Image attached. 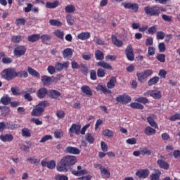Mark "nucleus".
Listing matches in <instances>:
<instances>
[{"mask_svg":"<svg viewBox=\"0 0 180 180\" xmlns=\"http://www.w3.org/2000/svg\"><path fill=\"white\" fill-rule=\"evenodd\" d=\"M98 67H101L102 68H105V70H113V67L109 65V63L105 61H100L97 63Z\"/></svg>","mask_w":180,"mask_h":180,"instance_id":"obj_26","label":"nucleus"},{"mask_svg":"<svg viewBox=\"0 0 180 180\" xmlns=\"http://www.w3.org/2000/svg\"><path fill=\"white\" fill-rule=\"evenodd\" d=\"M81 72L83 74V75H87L88 74V68L85 65V64H80Z\"/></svg>","mask_w":180,"mask_h":180,"instance_id":"obj_53","label":"nucleus"},{"mask_svg":"<svg viewBox=\"0 0 180 180\" xmlns=\"http://www.w3.org/2000/svg\"><path fill=\"white\" fill-rule=\"evenodd\" d=\"M116 101L120 103H122V105H127V103H130L131 102V97L127 94H124L116 97Z\"/></svg>","mask_w":180,"mask_h":180,"instance_id":"obj_7","label":"nucleus"},{"mask_svg":"<svg viewBox=\"0 0 180 180\" xmlns=\"http://www.w3.org/2000/svg\"><path fill=\"white\" fill-rule=\"evenodd\" d=\"M63 77L64 76L61 75H57L56 77H54L53 76L49 77L47 75H44V76H41V79L44 86H50V85H51V82H54L56 79H57L58 81H60L61 78H63Z\"/></svg>","mask_w":180,"mask_h":180,"instance_id":"obj_5","label":"nucleus"},{"mask_svg":"<svg viewBox=\"0 0 180 180\" xmlns=\"http://www.w3.org/2000/svg\"><path fill=\"white\" fill-rule=\"evenodd\" d=\"M125 54L127 60L129 61L134 60V51H133V47L131 45H128L125 49Z\"/></svg>","mask_w":180,"mask_h":180,"instance_id":"obj_9","label":"nucleus"},{"mask_svg":"<svg viewBox=\"0 0 180 180\" xmlns=\"http://www.w3.org/2000/svg\"><path fill=\"white\" fill-rule=\"evenodd\" d=\"M40 39L44 44H47V41H50L51 40V35L45 34L40 36Z\"/></svg>","mask_w":180,"mask_h":180,"instance_id":"obj_32","label":"nucleus"},{"mask_svg":"<svg viewBox=\"0 0 180 180\" xmlns=\"http://www.w3.org/2000/svg\"><path fill=\"white\" fill-rule=\"evenodd\" d=\"M45 6L48 9H54V8H57V6H58V1H55L53 3L48 1L46 3Z\"/></svg>","mask_w":180,"mask_h":180,"instance_id":"obj_33","label":"nucleus"},{"mask_svg":"<svg viewBox=\"0 0 180 180\" xmlns=\"http://www.w3.org/2000/svg\"><path fill=\"white\" fill-rule=\"evenodd\" d=\"M24 37H22V35H13L11 37V41L13 43H20V41H22V40H23Z\"/></svg>","mask_w":180,"mask_h":180,"instance_id":"obj_39","label":"nucleus"},{"mask_svg":"<svg viewBox=\"0 0 180 180\" xmlns=\"http://www.w3.org/2000/svg\"><path fill=\"white\" fill-rule=\"evenodd\" d=\"M156 131H157L154 128H152L151 127H146L144 133L146 136H154Z\"/></svg>","mask_w":180,"mask_h":180,"instance_id":"obj_30","label":"nucleus"},{"mask_svg":"<svg viewBox=\"0 0 180 180\" xmlns=\"http://www.w3.org/2000/svg\"><path fill=\"white\" fill-rule=\"evenodd\" d=\"M147 120L148 123H149L150 126H151L152 127H154L155 129H157L158 127V124H157V122H155V120H154V118H153V117H148Z\"/></svg>","mask_w":180,"mask_h":180,"instance_id":"obj_38","label":"nucleus"},{"mask_svg":"<svg viewBox=\"0 0 180 180\" xmlns=\"http://www.w3.org/2000/svg\"><path fill=\"white\" fill-rule=\"evenodd\" d=\"M70 66V62L66 61L63 63L58 62L55 64V68L57 71H63L64 68H68Z\"/></svg>","mask_w":180,"mask_h":180,"instance_id":"obj_17","label":"nucleus"},{"mask_svg":"<svg viewBox=\"0 0 180 180\" xmlns=\"http://www.w3.org/2000/svg\"><path fill=\"white\" fill-rule=\"evenodd\" d=\"M29 75L26 70L16 71L15 70V78H27Z\"/></svg>","mask_w":180,"mask_h":180,"instance_id":"obj_24","label":"nucleus"},{"mask_svg":"<svg viewBox=\"0 0 180 180\" xmlns=\"http://www.w3.org/2000/svg\"><path fill=\"white\" fill-rule=\"evenodd\" d=\"M157 164L162 169H169V164L167 162H165L162 159H159L157 160Z\"/></svg>","mask_w":180,"mask_h":180,"instance_id":"obj_19","label":"nucleus"},{"mask_svg":"<svg viewBox=\"0 0 180 180\" xmlns=\"http://www.w3.org/2000/svg\"><path fill=\"white\" fill-rule=\"evenodd\" d=\"M82 167L80 165L77 166V170H72V174L75 176H81V175H86L89 171L86 169H82Z\"/></svg>","mask_w":180,"mask_h":180,"instance_id":"obj_13","label":"nucleus"},{"mask_svg":"<svg viewBox=\"0 0 180 180\" xmlns=\"http://www.w3.org/2000/svg\"><path fill=\"white\" fill-rule=\"evenodd\" d=\"M27 72L32 77H35L36 78H40V73H39V72H37L36 70L28 67Z\"/></svg>","mask_w":180,"mask_h":180,"instance_id":"obj_31","label":"nucleus"},{"mask_svg":"<svg viewBox=\"0 0 180 180\" xmlns=\"http://www.w3.org/2000/svg\"><path fill=\"white\" fill-rule=\"evenodd\" d=\"M49 25H51V26H57L58 27H60V26H63V22L58 20L51 19L49 20Z\"/></svg>","mask_w":180,"mask_h":180,"instance_id":"obj_40","label":"nucleus"},{"mask_svg":"<svg viewBox=\"0 0 180 180\" xmlns=\"http://www.w3.org/2000/svg\"><path fill=\"white\" fill-rule=\"evenodd\" d=\"M65 11L67 13H74L75 12V6L72 4H70L65 6Z\"/></svg>","mask_w":180,"mask_h":180,"instance_id":"obj_45","label":"nucleus"},{"mask_svg":"<svg viewBox=\"0 0 180 180\" xmlns=\"http://www.w3.org/2000/svg\"><path fill=\"white\" fill-rule=\"evenodd\" d=\"M122 5L125 9H131L132 12L136 13L139 11V4L136 3L131 4L130 2H124Z\"/></svg>","mask_w":180,"mask_h":180,"instance_id":"obj_11","label":"nucleus"},{"mask_svg":"<svg viewBox=\"0 0 180 180\" xmlns=\"http://www.w3.org/2000/svg\"><path fill=\"white\" fill-rule=\"evenodd\" d=\"M11 91L14 96H19V95H22V93H20V89L18 86L11 87Z\"/></svg>","mask_w":180,"mask_h":180,"instance_id":"obj_44","label":"nucleus"},{"mask_svg":"<svg viewBox=\"0 0 180 180\" xmlns=\"http://www.w3.org/2000/svg\"><path fill=\"white\" fill-rule=\"evenodd\" d=\"M37 96L39 99H43L45 96H49V89L44 87L40 88L37 92Z\"/></svg>","mask_w":180,"mask_h":180,"instance_id":"obj_12","label":"nucleus"},{"mask_svg":"<svg viewBox=\"0 0 180 180\" xmlns=\"http://www.w3.org/2000/svg\"><path fill=\"white\" fill-rule=\"evenodd\" d=\"M27 40L30 41V43L39 41V40H40V34H32L29 35L27 38Z\"/></svg>","mask_w":180,"mask_h":180,"instance_id":"obj_21","label":"nucleus"},{"mask_svg":"<svg viewBox=\"0 0 180 180\" xmlns=\"http://www.w3.org/2000/svg\"><path fill=\"white\" fill-rule=\"evenodd\" d=\"M160 6L157 5L144 7L145 13H146V15L148 16H160Z\"/></svg>","mask_w":180,"mask_h":180,"instance_id":"obj_6","label":"nucleus"},{"mask_svg":"<svg viewBox=\"0 0 180 180\" xmlns=\"http://www.w3.org/2000/svg\"><path fill=\"white\" fill-rule=\"evenodd\" d=\"M64 153H65V154H74L75 155H77L78 154H80L81 150H79L78 148L68 146L65 149Z\"/></svg>","mask_w":180,"mask_h":180,"instance_id":"obj_15","label":"nucleus"},{"mask_svg":"<svg viewBox=\"0 0 180 180\" xmlns=\"http://www.w3.org/2000/svg\"><path fill=\"white\" fill-rule=\"evenodd\" d=\"M158 49L160 53H164L167 48L165 46V44L164 42H161L158 44Z\"/></svg>","mask_w":180,"mask_h":180,"instance_id":"obj_56","label":"nucleus"},{"mask_svg":"<svg viewBox=\"0 0 180 180\" xmlns=\"http://www.w3.org/2000/svg\"><path fill=\"white\" fill-rule=\"evenodd\" d=\"M100 171L102 176H104L105 178H109L110 176V172L109 167H103Z\"/></svg>","mask_w":180,"mask_h":180,"instance_id":"obj_34","label":"nucleus"},{"mask_svg":"<svg viewBox=\"0 0 180 180\" xmlns=\"http://www.w3.org/2000/svg\"><path fill=\"white\" fill-rule=\"evenodd\" d=\"M27 161H29L31 164H39V162H40V160L35 158L34 157L28 158Z\"/></svg>","mask_w":180,"mask_h":180,"instance_id":"obj_55","label":"nucleus"},{"mask_svg":"<svg viewBox=\"0 0 180 180\" xmlns=\"http://www.w3.org/2000/svg\"><path fill=\"white\" fill-rule=\"evenodd\" d=\"M149 34H154L155 33H157V26L154 25L150 27L148 30Z\"/></svg>","mask_w":180,"mask_h":180,"instance_id":"obj_63","label":"nucleus"},{"mask_svg":"<svg viewBox=\"0 0 180 180\" xmlns=\"http://www.w3.org/2000/svg\"><path fill=\"white\" fill-rule=\"evenodd\" d=\"M72 49H71L70 48H66L65 49L63 50V58H71V57H72Z\"/></svg>","mask_w":180,"mask_h":180,"instance_id":"obj_23","label":"nucleus"},{"mask_svg":"<svg viewBox=\"0 0 180 180\" xmlns=\"http://www.w3.org/2000/svg\"><path fill=\"white\" fill-rule=\"evenodd\" d=\"M117 82V79L116 77H112L110 80L107 82V88L106 86H103L102 84H98L96 89V91H100L103 92L104 95H112V91L110 89H113L116 86V83Z\"/></svg>","mask_w":180,"mask_h":180,"instance_id":"obj_2","label":"nucleus"},{"mask_svg":"<svg viewBox=\"0 0 180 180\" xmlns=\"http://www.w3.org/2000/svg\"><path fill=\"white\" fill-rule=\"evenodd\" d=\"M158 82H160V77L154 76L148 81V86H153V85H156Z\"/></svg>","mask_w":180,"mask_h":180,"instance_id":"obj_28","label":"nucleus"},{"mask_svg":"<svg viewBox=\"0 0 180 180\" xmlns=\"http://www.w3.org/2000/svg\"><path fill=\"white\" fill-rule=\"evenodd\" d=\"M148 56H154L155 54V48L154 46H149L148 49Z\"/></svg>","mask_w":180,"mask_h":180,"instance_id":"obj_64","label":"nucleus"},{"mask_svg":"<svg viewBox=\"0 0 180 180\" xmlns=\"http://www.w3.org/2000/svg\"><path fill=\"white\" fill-rule=\"evenodd\" d=\"M11 101H12V98L8 96V94L4 96L1 97L0 100V103H2V105H9L11 103Z\"/></svg>","mask_w":180,"mask_h":180,"instance_id":"obj_29","label":"nucleus"},{"mask_svg":"<svg viewBox=\"0 0 180 180\" xmlns=\"http://www.w3.org/2000/svg\"><path fill=\"white\" fill-rule=\"evenodd\" d=\"M160 176H161V171L160 170H156L155 173H153L150 176V180H160Z\"/></svg>","mask_w":180,"mask_h":180,"instance_id":"obj_36","label":"nucleus"},{"mask_svg":"<svg viewBox=\"0 0 180 180\" xmlns=\"http://www.w3.org/2000/svg\"><path fill=\"white\" fill-rule=\"evenodd\" d=\"M13 53L15 57H22L26 53V47L22 45L18 46L15 48Z\"/></svg>","mask_w":180,"mask_h":180,"instance_id":"obj_8","label":"nucleus"},{"mask_svg":"<svg viewBox=\"0 0 180 180\" xmlns=\"http://www.w3.org/2000/svg\"><path fill=\"white\" fill-rule=\"evenodd\" d=\"M136 101L139 103H143V105H146V103H148V99L146 97H138L136 99Z\"/></svg>","mask_w":180,"mask_h":180,"instance_id":"obj_51","label":"nucleus"},{"mask_svg":"<svg viewBox=\"0 0 180 180\" xmlns=\"http://www.w3.org/2000/svg\"><path fill=\"white\" fill-rule=\"evenodd\" d=\"M106 75V71L102 68H99L97 70V76L98 78H103Z\"/></svg>","mask_w":180,"mask_h":180,"instance_id":"obj_49","label":"nucleus"},{"mask_svg":"<svg viewBox=\"0 0 180 180\" xmlns=\"http://www.w3.org/2000/svg\"><path fill=\"white\" fill-rule=\"evenodd\" d=\"M15 25L18 27H20V26H25V25H26V19H25L24 18L16 19Z\"/></svg>","mask_w":180,"mask_h":180,"instance_id":"obj_41","label":"nucleus"},{"mask_svg":"<svg viewBox=\"0 0 180 180\" xmlns=\"http://www.w3.org/2000/svg\"><path fill=\"white\" fill-rule=\"evenodd\" d=\"M66 20L67 23L70 25V26H72L74 25V19H72V15H68L66 16Z\"/></svg>","mask_w":180,"mask_h":180,"instance_id":"obj_59","label":"nucleus"},{"mask_svg":"<svg viewBox=\"0 0 180 180\" xmlns=\"http://www.w3.org/2000/svg\"><path fill=\"white\" fill-rule=\"evenodd\" d=\"M21 131H22V136L23 137H30L32 136L30 131L27 128H23Z\"/></svg>","mask_w":180,"mask_h":180,"instance_id":"obj_48","label":"nucleus"},{"mask_svg":"<svg viewBox=\"0 0 180 180\" xmlns=\"http://www.w3.org/2000/svg\"><path fill=\"white\" fill-rule=\"evenodd\" d=\"M77 164V156L65 155L56 165V169L58 172H67L68 169H72V167Z\"/></svg>","mask_w":180,"mask_h":180,"instance_id":"obj_1","label":"nucleus"},{"mask_svg":"<svg viewBox=\"0 0 180 180\" xmlns=\"http://www.w3.org/2000/svg\"><path fill=\"white\" fill-rule=\"evenodd\" d=\"M55 180H68V176L64 174H58L54 177Z\"/></svg>","mask_w":180,"mask_h":180,"instance_id":"obj_57","label":"nucleus"},{"mask_svg":"<svg viewBox=\"0 0 180 180\" xmlns=\"http://www.w3.org/2000/svg\"><path fill=\"white\" fill-rule=\"evenodd\" d=\"M91 37V33L86 32H81L80 34H77V39L79 40H88Z\"/></svg>","mask_w":180,"mask_h":180,"instance_id":"obj_27","label":"nucleus"},{"mask_svg":"<svg viewBox=\"0 0 180 180\" xmlns=\"http://www.w3.org/2000/svg\"><path fill=\"white\" fill-rule=\"evenodd\" d=\"M19 127V125L18 124H12L11 122H6V129L8 130H15Z\"/></svg>","mask_w":180,"mask_h":180,"instance_id":"obj_43","label":"nucleus"},{"mask_svg":"<svg viewBox=\"0 0 180 180\" xmlns=\"http://www.w3.org/2000/svg\"><path fill=\"white\" fill-rule=\"evenodd\" d=\"M136 77L138 78L139 82H141V84H144V82H146V79H147L145 75H143V72H137Z\"/></svg>","mask_w":180,"mask_h":180,"instance_id":"obj_37","label":"nucleus"},{"mask_svg":"<svg viewBox=\"0 0 180 180\" xmlns=\"http://www.w3.org/2000/svg\"><path fill=\"white\" fill-rule=\"evenodd\" d=\"M54 34L58 37V39L64 40V31H62L61 30H56L54 31Z\"/></svg>","mask_w":180,"mask_h":180,"instance_id":"obj_42","label":"nucleus"},{"mask_svg":"<svg viewBox=\"0 0 180 180\" xmlns=\"http://www.w3.org/2000/svg\"><path fill=\"white\" fill-rule=\"evenodd\" d=\"M81 91L83 94H85L86 96H92L94 95V93L92 92V90H91V87L87 85H83L81 87Z\"/></svg>","mask_w":180,"mask_h":180,"instance_id":"obj_20","label":"nucleus"},{"mask_svg":"<svg viewBox=\"0 0 180 180\" xmlns=\"http://www.w3.org/2000/svg\"><path fill=\"white\" fill-rule=\"evenodd\" d=\"M86 141H88L90 144H94L95 142V138L92 136V134L88 133L86 134Z\"/></svg>","mask_w":180,"mask_h":180,"instance_id":"obj_47","label":"nucleus"},{"mask_svg":"<svg viewBox=\"0 0 180 180\" xmlns=\"http://www.w3.org/2000/svg\"><path fill=\"white\" fill-rule=\"evenodd\" d=\"M0 75L6 81H12L16 78V69L14 68H7L1 71Z\"/></svg>","mask_w":180,"mask_h":180,"instance_id":"obj_4","label":"nucleus"},{"mask_svg":"<svg viewBox=\"0 0 180 180\" xmlns=\"http://www.w3.org/2000/svg\"><path fill=\"white\" fill-rule=\"evenodd\" d=\"M151 150H149L148 148H147V147H145L142 150H141V155H151Z\"/></svg>","mask_w":180,"mask_h":180,"instance_id":"obj_50","label":"nucleus"},{"mask_svg":"<svg viewBox=\"0 0 180 180\" xmlns=\"http://www.w3.org/2000/svg\"><path fill=\"white\" fill-rule=\"evenodd\" d=\"M135 175L138 176V178L146 179V178H148L150 175V170L148 169H141L136 171Z\"/></svg>","mask_w":180,"mask_h":180,"instance_id":"obj_10","label":"nucleus"},{"mask_svg":"<svg viewBox=\"0 0 180 180\" xmlns=\"http://www.w3.org/2000/svg\"><path fill=\"white\" fill-rule=\"evenodd\" d=\"M50 106V102L48 101H44L39 103L38 105L35 106L34 108H33L31 116H41L43 115L46 108Z\"/></svg>","mask_w":180,"mask_h":180,"instance_id":"obj_3","label":"nucleus"},{"mask_svg":"<svg viewBox=\"0 0 180 180\" xmlns=\"http://www.w3.org/2000/svg\"><path fill=\"white\" fill-rule=\"evenodd\" d=\"M150 95L154 99H161L162 95H161L160 91H152L150 93Z\"/></svg>","mask_w":180,"mask_h":180,"instance_id":"obj_35","label":"nucleus"},{"mask_svg":"<svg viewBox=\"0 0 180 180\" xmlns=\"http://www.w3.org/2000/svg\"><path fill=\"white\" fill-rule=\"evenodd\" d=\"M56 67L53 65H49L47 68V71L49 74H51V75H53V74H56Z\"/></svg>","mask_w":180,"mask_h":180,"instance_id":"obj_61","label":"nucleus"},{"mask_svg":"<svg viewBox=\"0 0 180 180\" xmlns=\"http://www.w3.org/2000/svg\"><path fill=\"white\" fill-rule=\"evenodd\" d=\"M156 58L160 63H165V54H158Z\"/></svg>","mask_w":180,"mask_h":180,"instance_id":"obj_58","label":"nucleus"},{"mask_svg":"<svg viewBox=\"0 0 180 180\" xmlns=\"http://www.w3.org/2000/svg\"><path fill=\"white\" fill-rule=\"evenodd\" d=\"M11 109L9 107L4 106L3 110H1V116H8V114L10 113Z\"/></svg>","mask_w":180,"mask_h":180,"instance_id":"obj_54","label":"nucleus"},{"mask_svg":"<svg viewBox=\"0 0 180 180\" xmlns=\"http://www.w3.org/2000/svg\"><path fill=\"white\" fill-rule=\"evenodd\" d=\"M56 161L50 160L49 162H48L47 168H49V169H54V168H56Z\"/></svg>","mask_w":180,"mask_h":180,"instance_id":"obj_60","label":"nucleus"},{"mask_svg":"<svg viewBox=\"0 0 180 180\" xmlns=\"http://www.w3.org/2000/svg\"><path fill=\"white\" fill-rule=\"evenodd\" d=\"M143 73V75H145V77H146V79L148 77H151V75H153V72L152 70H150V69H148V70H144L143 72H142Z\"/></svg>","mask_w":180,"mask_h":180,"instance_id":"obj_62","label":"nucleus"},{"mask_svg":"<svg viewBox=\"0 0 180 180\" xmlns=\"http://www.w3.org/2000/svg\"><path fill=\"white\" fill-rule=\"evenodd\" d=\"M130 107L131 109H139L142 110V109H144V105H141V103H131Z\"/></svg>","mask_w":180,"mask_h":180,"instance_id":"obj_46","label":"nucleus"},{"mask_svg":"<svg viewBox=\"0 0 180 180\" xmlns=\"http://www.w3.org/2000/svg\"><path fill=\"white\" fill-rule=\"evenodd\" d=\"M48 96L51 99L57 100L58 99V98H60V96H61V93H60V91H58V90H49Z\"/></svg>","mask_w":180,"mask_h":180,"instance_id":"obj_16","label":"nucleus"},{"mask_svg":"<svg viewBox=\"0 0 180 180\" xmlns=\"http://www.w3.org/2000/svg\"><path fill=\"white\" fill-rule=\"evenodd\" d=\"M94 56L96 60H98L99 61H102L105 58V54L99 49L95 51Z\"/></svg>","mask_w":180,"mask_h":180,"instance_id":"obj_25","label":"nucleus"},{"mask_svg":"<svg viewBox=\"0 0 180 180\" xmlns=\"http://www.w3.org/2000/svg\"><path fill=\"white\" fill-rule=\"evenodd\" d=\"M103 134L105 136V137H113V131L110 129H105L103 131Z\"/></svg>","mask_w":180,"mask_h":180,"instance_id":"obj_52","label":"nucleus"},{"mask_svg":"<svg viewBox=\"0 0 180 180\" xmlns=\"http://www.w3.org/2000/svg\"><path fill=\"white\" fill-rule=\"evenodd\" d=\"M0 140L2 141L3 143H11V141L13 140V135L11 134L1 135Z\"/></svg>","mask_w":180,"mask_h":180,"instance_id":"obj_18","label":"nucleus"},{"mask_svg":"<svg viewBox=\"0 0 180 180\" xmlns=\"http://www.w3.org/2000/svg\"><path fill=\"white\" fill-rule=\"evenodd\" d=\"M111 39L113 45L116 46V47H122V46H123V41H122V40L118 39L116 35H112Z\"/></svg>","mask_w":180,"mask_h":180,"instance_id":"obj_22","label":"nucleus"},{"mask_svg":"<svg viewBox=\"0 0 180 180\" xmlns=\"http://www.w3.org/2000/svg\"><path fill=\"white\" fill-rule=\"evenodd\" d=\"M81 130V125L78 124H72L69 129V134L71 136V134H75L78 135L79 134V131Z\"/></svg>","mask_w":180,"mask_h":180,"instance_id":"obj_14","label":"nucleus"}]
</instances>
